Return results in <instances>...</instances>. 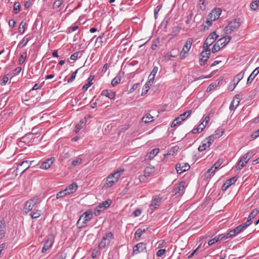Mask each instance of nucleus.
<instances>
[{
    "mask_svg": "<svg viewBox=\"0 0 259 259\" xmlns=\"http://www.w3.org/2000/svg\"><path fill=\"white\" fill-rule=\"evenodd\" d=\"M231 39V37L230 35H226L219 39L212 48V53H215L219 51L221 49L220 46H222V47H224L230 41Z\"/></svg>",
    "mask_w": 259,
    "mask_h": 259,
    "instance_id": "obj_1",
    "label": "nucleus"
},
{
    "mask_svg": "<svg viewBox=\"0 0 259 259\" xmlns=\"http://www.w3.org/2000/svg\"><path fill=\"white\" fill-rule=\"evenodd\" d=\"M240 26V19L237 18L231 21L225 28L226 34H231L233 32L236 31Z\"/></svg>",
    "mask_w": 259,
    "mask_h": 259,
    "instance_id": "obj_2",
    "label": "nucleus"
},
{
    "mask_svg": "<svg viewBox=\"0 0 259 259\" xmlns=\"http://www.w3.org/2000/svg\"><path fill=\"white\" fill-rule=\"evenodd\" d=\"M113 238L114 236L111 232H109L106 233V234L103 236L101 241L99 244V247L100 249H102L105 248L106 246L109 245Z\"/></svg>",
    "mask_w": 259,
    "mask_h": 259,
    "instance_id": "obj_3",
    "label": "nucleus"
},
{
    "mask_svg": "<svg viewBox=\"0 0 259 259\" xmlns=\"http://www.w3.org/2000/svg\"><path fill=\"white\" fill-rule=\"evenodd\" d=\"M36 137L32 133H28L20 139V142H23L26 145L29 146L36 141Z\"/></svg>",
    "mask_w": 259,
    "mask_h": 259,
    "instance_id": "obj_4",
    "label": "nucleus"
},
{
    "mask_svg": "<svg viewBox=\"0 0 259 259\" xmlns=\"http://www.w3.org/2000/svg\"><path fill=\"white\" fill-rule=\"evenodd\" d=\"M192 42L193 39L192 38H189L187 39L182 50L180 53V58L181 59H183L186 57L187 54H188L191 47Z\"/></svg>",
    "mask_w": 259,
    "mask_h": 259,
    "instance_id": "obj_5",
    "label": "nucleus"
},
{
    "mask_svg": "<svg viewBox=\"0 0 259 259\" xmlns=\"http://www.w3.org/2000/svg\"><path fill=\"white\" fill-rule=\"evenodd\" d=\"M163 198L160 195H155L152 199L151 203L149 205V208L153 211L157 209L161 204Z\"/></svg>",
    "mask_w": 259,
    "mask_h": 259,
    "instance_id": "obj_6",
    "label": "nucleus"
},
{
    "mask_svg": "<svg viewBox=\"0 0 259 259\" xmlns=\"http://www.w3.org/2000/svg\"><path fill=\"white\" fill-rule=\"evenodd\" d=\"M77 188V184L74 182L66 187L65 189L57 192L56 194H61L62 193H64V194H71L75 192Z\"/></svg>",
    "mask_w": 259,
    "mask_h": 259,
    "instance_id": "obj_7",
    "label": "nucleus"
},
{
    "mask_svg": "<svg viewBox=\"0 0 259 259\" xmlns=\"http://www.w3.org/2000/svg\"><path fill=\"white\" fill-rule=\"evenodd\" d=\"M214 140V136L210 135L207 138H206L202 143V145H200L198 148V150L200 152H202L206 149V148L209 147L212 141Z\"/></svg>",
    "mask_w": 259,
    "mask_h": 259,
    "instance_id": "obj_8",
    "label": "nucleus"
},
{
    "mask_svg": "<svg viewBox=\"0 0 259 259\" xmlns=\"http://www.w3.org/2000/svg\"><path fill=\"white\" fill-rule=\"evenodd\" d=\"M146 252V243L144 242H140L137 244L133 247V253L137 254L141 252Z\"/></svg>",
    "mask_w": 259,
    "mask_h": 259,
    "instance_id": "obj_9",
    "label": "nucleus"
},
{
    "mask_svg": "<svg viewBox=\"0 0 259 259\" xmlns=\"http://www.w3.org/2000/svg\"><path fill=\"white\" fill-rule=\"evenodd\" d=\"M38 199L39 198L36 195L32 198L30 199L29 200L27 201L25 205L24 209L27 211H30L33 206L37 203Z\"/></svg>",
    "mask_w": 259,
    "mask_h": 259,
    "instance_id": "obj_10",
    "label": "nucleus"
},
{
    "mask_svg": "<svg viewBox=\"0 0 259 259\" xmlns=\"http://www.w3.org/2000/svg\"><path fill=\"white\" fill-rule=\"evenodd\" d=\"M93 213L91 210H88L85 211L83 214L80 217L79 219L77 222V224L79 223V221L83 218V223L85 224L89 222L93 218Z\"/></svg>",
    "mask_w": 259,
    "mask_h": 259,
    "instance_id": "obj_11",
    "label": "nucleus"
},
{
    "mask_svg": "<svg viewBox=\"0 0 259 259\" xmlns=\"http://www.w3.org/2000/svg\"><path fill=\"white\" fill-rule=\"evenodd\" d=\"M190 166L187 163H178L176 165V169L179 174H181L184 171L190 169Z\"/></svg>",
    "mask_w": 259,
    "mask_h": 259,
    "instance_id": "obj_12",
    "label": "nucleus"
},
{
    "mask_svg": "<svg viewBox=\"0 0 259 259\" xmlns=\"http://www.w3.org/2000/svg\"><path fill=\"white\" fill-rule=\"evenodd\" d=\"M210 55V52H207L205 50H203L201 53L200 55L199 59V63L202 66L205 65L206 62L208 60V59L209 58Z\"/></svg>",
    "mask_w": 259,
    "mask_h": 259,
    "instance_id": "obj_13",
    "label": "nucleus"
},
{
    "mask_svg": "<svg viewBox=\"0 0 259 259\" xmlns=\"http://www.w3.org/2000/svg\"><path fill=\"white\" fill-rule=\"evenodd\" d=\"M29 162L28 161H23L18 164L16 170L17 171H21L20 176H21L24 172L29 167Z\"/></svg>",
    "mask_w": 259,
    "mask_h": 259,
    "instance_id": "obj_14",
    "label": "nucleus"
},
{
    "mask_svg": "<svg viewBox=\"0 0 259 259\" xmlns=\"http://www.w3.org/2000/svg\"><path fill=\"white\" fill-rule=\"evenodd\" d=\"M221 12L222 11L220 9H214L208 14V17L211 21H215L219 18Z\"/></svg>",
    "mask_w": 259,
    "mask_h": 259,
    "instance_id": "obj_15",
    "label": "nucleus"
},
{
    "mask_svg": "<svg viewBox=\"0 0 259 259\" xmlns=\"http://www.w3.org/2000/svg\"><path fill=\"white\" fill-rule=\"evenodd\" d=\"M244 75V71H241L234 78L233 80V87L231 89V91L234 90L239 82L243 78Z\"/></svg>",
    "mask_w": 259,
    "mask_h": 259,
    "instance_id": "obj_16",
    "label": "nucleus"
},
{
    "mask_svg": "<svg viewBox=\"0 0 259 259\" xmlns=\"http://www.w3.org/2000/svg\"><path fill=\"white\" fill-rule=\"evenodd\" d=\"M187 118V116H186L185 114H184V113L183 114H181L173 121L171 125V126L175 127L178 125L180 124L181 123L182 121H184Z\"/></svg>",
    "mask_w": 259,
    "mask_h": 259,
    "instance_id": "obj_17",
    "label": "nucleus"
},
{
    "mask_svg": "<svg viewBox=\"0 0 259 259\" xmlns=\"http://www.w3.org/2000/svg\"><path fill=\"white\" fill-rule=\"evenodd\" d=\"M54 158L53 157L47 159L46 161L42 162L40 167L42 169H48L51 166L54 162Z\"/></svg>",
    "mask_w": 259,
    "mask_h": 259,
    "instance_id": "obj_18",
    "label": "nucleus"
},
{
    "mask_svg": "<svg viewBox=\"0 0 259 259\" xmlns=\"http://www.w3.org/2000/svg\"><path fill=\"white\" fill-rule=\"evenodd\" d=\"M116 182L115 180L113 179V175H109L106 178V182L104 185V187L107 188L110 187L113 185V184Z\"/></svg>",
    "mask_w": 259,
    "mask_h": 259,
    "instance_id": "obj_19",
    "label": "nucleus"
},
{
    "mask_svg": "<svg viewBox=\"0 0 259 259\" xmlns=\"http://www.w3.org/2000/svg\"><path fill=\"white\" fill-rule=\"evenodd\" d=\"M259 73V66L256 68L250 74L247 80V84H250L255 76Z\"/></svg>",
    "mask_w": 259,
    "mask_h": 259,
    "instance_id": "obj_20",
    "label": "nucleus"
},
{
    "mask_svg": "<svg viewBox=\"0 0 259 259\" xmlns=\"http://www.w3.org/2000/svg\"><path fill=\"white\" fill-rule=\"evenodd\" d=\"M255 154V150H251L242 156V160L247 162L249 159Z\"/></svg>",
    "mask_w": 259,
    "mask_h": 259,
    "instance_id": "obj_21",
    "label": "nucleus"
},
{
    "mask_svg": "<svg viewBox=\"0 0 259 259\" xmlns=\"http://www.w3.org/2000/svg\"><path fill=\"white\" fill-rule=\"evenodd\" d=\"M112 200L111 199H107L106 200L99 203L98 206V208L102 209L103 210L107 209L112 203Z\"/></svg>",
    "mask_w": 259,
    "mask_h": 259,
    "instance_id": "obj_22",
    "label": "nucleus"
},
{
    "mask_svg": "<svg viewBox=\"0 0 259 259\" xmlns=\"http://www.w3.org/2000/svg\"><path fill=\"white\" fill-rule=\"evenodd\" d=\"M124 75V72H119L117 75L111 81V85L112 86H115L117 84H118L121 79L122 76Z\"/></svg>",
    "mask_w": 259,
    "mask_h": 259,
    "instance_id": "obj_23",
    "label": "nucleus"
},
{
    "mask_svg": "<svg viewBox=\"0 0 259 259\" xmlns=\"http://www.w3.org/2000/svg\"><path fill=\"white\" fill-rule=\"evenodd\" d=\"M101 96H106L110 99H114L115 96V93L112 91L109 92L108 90H104L102 91Z\"/></svg>",
    "mask_w": 259,
    "mask_h": 259,
    "instance_id": "obj_24",
    "label": "nucleus"
},
{
    "mask_svg": "<svg viewBox=\"0 0 259 259\" xmlns=\"http://www.w3.org/2000/svg\"><path fill=\"white\" fill-rule=\"evenodd\" d=\"M32 38V37L29 36L28 34L26 35L19 44L18 47L22 48L25 46L28 42Z\"/></svg>",
    "mask_w": 259,
    "mask_h": 259,
    "instance_id": "obj_25",
    "label": "nucleus"
},
{
    "mask_svg": "<svg viewBox=\"0 0 259 259\" xmlns=\"http://www.w3.org/2000/svg\"><path fill=\"white\" fill-rule=\"evenodd\" d=\"M158 67L157 66H154L151 72V74L149 76V83H153L154 78L156 74L158 71Z\"/></svg>",
    "mask_w": 259,
    "mask_h": 259,
    "instance_id": "obj_26",
    "label": "nucleus"
},
{
    "mask_svg": "<svg viewBox=\"0 0 259 259\" xmlns=\"http://www.w3.org/2000/svg\"><path fill=\"white\" fill-rule=\"evenodd\" d=\"M218 37L219 35L216 34L215 31H214L211 33L207 36L206 40L208 39V42H210L209 44H212Z\"/></svg>",
    "mask_w": 259,
    "mask_h": 259,
    "instance_id": "obj_27",
    "label": "nucleus"
},
{
    "mask_svg": "<svg viewBox=\"0 0 259 259\" xmlns=\"http://www.w3.org/2000/svg\"><path fill=\"white\" fill-rule=\"evenodd\" d=\"M186 183L185 182H181L179 184V186L178 187V191H177L176 192H175V194H177L178 193L181 194H183V193H185V187H186Z\"/></svg>",
    "mask_w": 259,
    "mask_h": 259,
    "instance_id": "obj_28",
    "label": "nucleus"
},
{
    "mask_svg": "<svg viewBox=\"0 0 259 259\" xmlns=\"http://www.w3.org/2000/svg\"><path fill=\"white\" fill-rule=\"evenodd\" d=\"M53 245V242L52 240H47L46 241H45L44 246L41 250L42 253H45L46 251H47L48 250H49Z\"/></svg>",
    "mask_w": 259,
    "mask_h": 259,
    "instance_id": "obj_29",
    "label": "nucleus"
},
{
    "mask_svg": "<svg viewBox=\"0 0 259 259\" xmlns=\"http://www.w3.org/2000/svg\"><path fill=\"white\" fill-rule=\"evenodd\" d=\"M258 212L259 209L257 208L254 209L249 215L247 222L251 224L252 223L251 220L253 219Z\"/></svg>",
    "mask_w": 259,
    "mask_h": 259,
    "instance_id": "obj_30",
    "label": "nucleus"
},
{
    "mask_svg": "<svg viewBox=\"0 0 259 259\" xmlns=\"http://www.w3.org/2000/svg\"><path fill=\"white\" fill-rule=\"evenodd\" d=\"M250 225V224L248 222L246 221L245 223L239 225L236 228L237 233L239 234V233L242 232Z\"/></svg>",
    "mask_w": 259,
    "mask_h": 259,
    "instance_id": "obj_31",
    "label": "nucleus"
},
{
    "mask_svg": "<svg viewBox=\"0 0 259 259\" xmlns=\"http://www.w3.org/2000/svg\"><path fill=\"white\" fill-rule=\"evenodd\" d=\"M6 233V224L4 220L0 221V236L3 237Z\"/></svg>",
    "mask_w": 259,
    "mask_h": 259,
    "instance_id": "obj_32",
    "label": "nucleus"
},
{
    "mask_svg": "<svg viewBox=\"0 0 259 259\" xmlns=\"http://www.w3.org/2000/svg\"><path fill=\"white\" fill-rule=\"evenodd\" d=\"M153 120V117L149 113L146 114L142 118L143 122L145 123L151 122Z\"/></svg>",
    "mask_w": 259,
    "mask_h": 259,
    "instance_id": "obj_33",
    "label": "nucleus"
},
{
    "mask_svg": "<svg viewBox=\"0 0 259 259\" xmlns=\"http://www.w3.org/2000/svg\"><path fill=\"white\" fill-rule=\"evenodd\" d=\"M94 76L91 75L88 78L87 83H85L82 87V89L84 91H87L88 89L93 84L92 80L94 79Z\"/></svg>",
    "mask_w": 259,
    "mask_h": 259,
    "instance_id": "obj_34",
    "label": "nucleus"
},
{
    "mask_svg": "<svg viewBox=\"0 0 259 259\" xmlns=\"http://www.w3.org/2000/svg\"><path fill=\"white\" fill-rule=\"evenodd\" d=\"M154 171V167L152 166H147L144 169V176L149 177Z\"/></svg>",
    "mask_w": 259,
    "mask_h": 259,
    "instance_id": "obj_35",
    "label": "nucleus"
},
{
    "mask_svg": "<svg viewBox=\"0 0 259 259\" xmlns=\"http://www.w3.org/2000/svg\"><path fill=\"white\" fill-rule=\"evenodd\" d=\"M206 126V124H204L203 122L200 123L197 128H194L191 131L192 134L199 133L201 132Z\"/></svg>",
    "mask_w": 259,
    "mask_h": 259,
    "instance_id": "obj_36",
    "label": "nucleus"
},
{
    "mask_svg": "<svg viewBox=\"0 0 259 259\" xmlns=\"http://www.w3.org/2000/svg\"><path fill=\"white\" fill-rule=\"evenodd\" d=\"M222 80H217L214 82H213L212 83H211L209 85L208 87L207 90H206V91L207 92H209L210 91H211V90H212L213 89L215 88L216 87H217L218 86H219V84H220V81H221Z\"/></svg>",
    "mask_w": 259,
    "mask_h": 259,
    "instance_id": "obj_37",
    "label": "nucleus"
},
{
    "mask_svg": "<svg viewBox=\"0 0 259 259\" xmlns=\"http://www.w3.org/2000/svg\"><path fill=\"white\" fill-rule=\"evenodd\" d=\"M85 125V121L84 120H80L79 122L76 125L74 132L78 133Z\"/></svg>",
    "mask_w": 259,
    "mask_h": 259,
    "instance_id": "obj_38",
    "label": "nucleus"
},
{
    "mask_svg": "<svg viewBox=\"0 0 259 259\" xmlns=\"http://www.w3.org/2000/svg\"><path fill=\"white\" fill-rule=\"evenodd\" d=\"M123 170L121 169L120 170H117V171H115L113 173H111L110 175H112L113 179L115 180V181L117 182V180L120 176L121 174L123 173Z\"/></svg>",
    "mask_w": 259,
    "mask_h": 259,
    "instance_id": "obj_39",
    "label": "nucleus"
},
{
    "mask_svg": "<svg viewBox=\"0 0 259 259\" xmlns=\"http://www.w3.org/2000/svg\"><path fill=\"white\" fill-rule=\"evenodd\" d=\"M250 8L253 10H256L259 9V0H256L250 4Z\"/></svg>",
    "mask_w": 259,
    "mask_h": 259,
    "instance_id": "obj_40",
    "label": "nucleus"
},
{
    "mask_svg": "<svg viewBox=\"0 0 259 259\" xmlns=\"http://www.w3.org/2000/svg\"><path fill=\"white\" fill-rule=\"evenodd\" d=\"M159 148H155L151 150V151L149 153V158L150 159L153 158L159 152Z\"/></svg>",
    "mask_w": 259,
    "mask_h": 259,
    "instance_id": "obj_41",
    "label": "nucleus"
},
{
    "mask_svg": "<svg viewBox=\"0 0 259 259\" xmlns=\"http://www.w3.org/2000/svg\"><path fill=\"white\" fill-rule=\"evenodd\" d=\"M247 162H245V161L242 160V157H241L240 159L237 163V165L236 166V168L237 169H241L247 163Z\"/></svg>",
    "mask_w": 259,
    "mask_h": 259,
    "instance_id": "obj_42",
    "label": "nucleus"
},
{
    "mask_svg": "<svg viewBox=\"0 0 259 259\" xmlns=\"http://www.w3.org/2000/svg\"><path fill=\"white\" fill-rule=\"evenodd\" d=\"M152 82L149 83V81L145 83L141 94L142 96H143L147 93L148 89H149V87L152 84Z\"/></svg>",
    "mask_w": 259,
    "mask_h": 259,
    "instance_id": "obj_43",
    "label": "nucleus"
},
{
    "mask_svg": "<svg viewBox=\"0 0 259 259\" xmlns=\"http://www.w3.org/2000/svg\"><path fill=\"white\" fill-rule=\"evenodd\" d=\"M224 133V130L223 128H218L215 132V135H213L214 136V139L217 138H219L222 136Z\"/></svg>",
    "mask_w": 259,
    "mask_h": 259,
    "instance_id": "obj_44",
    "label": "nucleus"
},
{
    "mask_svg": "<svg viewBox=\"0 0 259 259\" xmlns=\"http://www.w3.org/2000/svg\"><path fill=\"white\" fill-rule=\"evenodd\" d=\"M25 25H26V23H24L23 21H22L21 23L20 24V25H19V27L18 28V32L20 34H22L25 32Z\"/></svg>",
    "mask_w": 259,
    "mask_h": 259,
    "instance_id": "obj_45",
    "label": "nucleus"
},
{
    "mask_svg": "<svg viewBox=\"0 0 259 259\" xmlns=\"http://www.w3.org/2000/svg\"><path fill=\"white\" fill-rule=\"evenodd\" d=\"M82 159L81 158L77 157L75 159L73 160L71 162V165L75 167L76 165L80 164L82 163Z\"/></svg>",
    "mask_w": 259,
    "mask_h": 259,
    "instance_id": "obj_46",
    "label": "nucleus"
},
{
    "mask_svg": "<svg viewBox=\"0 0 259 259\" xmlns=\"http://www.w3.org/2000/svg\"><path fill=\"white\" fill-rule=\"evenodd\" d=\"M30 215L33 219H36L40 216L41 212H40V210H35L33 211L30 213Z\"/></svg>",
    "mask_w": 259,
    "mask_h": 259,
    "instance_id": "obj_47",
    "label": "nucleus"
},
{
    "mask_svg": "<svg viewBox=\"0 0 259 259\" xmlns=\"http://www.w3.org/2000/svg\"><path fill=\"white\" fill-rule=\"evenodd\" d=\"M104 36V33H102L100 35H99L96 39L95 45L98 46V47H99L100 45H101L102 42V38Z\"/></svg>",
    "mask_w": 259,
    "mask_h": 259,
    "instance_id": "obj_48",
    "label": "nucleus"
},
{
    "mask_svg": "<svg viewBox=\"0 0 259 259\" xmlns=\"http://www.w3.org/2000/svg\"><path fill=\"white\" fill-rule=\"evenodd\" d=\"M237 180V178L236 177H233L231 179L227 180L226 181L227 184H228L229 186H231L232 184H234Z\"/></svg>",
    "mask_w": 259,
    "mask_h": 259,
    "instance_id": "obj_49",
    "label": "nucleus"
},
{
    "mask_svg": "<svg viewBox=\"0 0 259 259\" xmlns=\"http://www.w3.org/2000/svg\"><path fill=\"white\" fill-rule=\"evenodd\" d=\"M63 2V0H56L53 4V8L54 9L59 8Z\"/></svg>",
    "mask_w": 259,
    "mask_h": 259,
    "instance_id": "obj_50",
    "label": "nucleus"
},
{
    "mask_svg": "<svg viewBox=\"0 0 259 259\" xmlns=\"http://www.w3.org/2000/svg\"><path fill=\"white\" fill-rule=\"evenodd\" d=\"M208 39L205 40V41L203 43V50H205L207 52H210V49L209 48V46H211L212 44H209Z\"/></svg>",
    "mask_w": 259,
    "mask_h": 259,
    "instance_id": "obj_51",
    "label": "nucleus"
},
{
    "mask_svg": "<svg viewBox=\"0 0 259 259\" xmlns=\"http://www.w3.org/2000/svg\"><path fill=\"white\" fill-rule=\"evenodd\" d=\"M20 5L19 3L16 2L14 5V11L15 14H17L20 12Z\"/></svg>",
    "mask_w": 259,
    "mask_h": 259,
    "instance_id": "obj_52",
    "label": "nucleus"
},
{
    "mask_svg": "<svg viewBox=\"0 0 259 259\" xmlns=\"http://www.w3.org/2000/svg\"><path fill=\"white\" fill-rule=\"evenodd\" d=\"M223 160L222 159H219L212 166L215 169H217L223 163Z\"/></svg>",
    "mask_w": 259,
    "mask_h": 259,
    "instance_id": "obj_53",
    "label": "nucleus"
},
{
    "mask_svg": "<svg viewBox=\"0 0 259 259\" xmlns=\"http://www.w3.org/2000/svg\"><path fill=\"white\" fill-rule=\"evenodd\" d=\"M142 234L141 233V228H139V229H137L135 233V237L136 239L137 240H139Z\"/></svg>",
    "mask_w": 259,
    "mask_h": 259,
    "instance_id": "obj_54",
    "label": "nucleus"
},
{
    "mask_svg": "<svg viewBox=\"0 0 259 259\" xmlns=\"http://www.w3.org/2000/svg\"><path fill=\"white\" fill-rule=\"evenodd\" d=\"M77 69L74 72H73L72 74L71 75V76L70 78L68 79L67 82L68 83L72 82L75 79V76L76 75V74L77 73Z\"/></svg>",
    "mask_w": 259,
    "mask_h": 259,
    "instance_id": "obj_55",
    "label": "nucleus"
},
{
    "mask_svg": "<svg viewBox=\"0 0 259 259\" xmlns=\"http://www.w3.org/2000/svg\"><path fill=\"white\" fill-rule=\"evenodd\" d=\"M180 29H181V27L178 26L174 27L172 28L171 34L172 35H177L180 32Z\"/></svg>",
    "mask_w": 259,
    "mask_h": 259,
    "instance_id": "obj_56",
    "label": "nucleus"
},
{
    "mask_svg": "<svg viewBox=\"0 0 259 259\" xmlns=\"http://www.w3.org/2000/svg\"><path fill=\"white\" fill-rule=\"evenodd\" d=\"M78 28V26L74 25L72 26L68 27L67 28V32L68 33H71L72 32L76 30Z\"/></svg>",
    "mask_w": 259,
    "mask_h": 259,
    "instance_id": "obj_57",
    "label": "nucleus"
},
{
    "mask_svg": "<svg viewBox=\"0 0 259 259\" xmlns=\"http://www.w3.org/2000/svg\"><path fill=\"white\" fill-rule=\"evenodd\" d=\"M82 52V51H79L73 53L71 55L70 59L72 60H75L78 58L79 54L81 53Z\"/></svg>",
    "mask_w": 259,
    "mask_h": 259,
    "instance_id": "obj_58",
    "label": "nucleus"
},
{
    "mask_svg": "<svg viewBox=\"0 0 259 259\" xmlns=\"http://www.w3.org/2000/svg\"><path fill=\"white\" fill-rule=\"evenodd\" d=\"M193 16V13L192 11H191L190 14L187 16V20L186 21V24H189L192 19V17Z\"/></svg>",
    "mask_w": 259,
    "mask_h": 259,
    "instance_id": "obj_59",
    "label": "nucleus"
},
{
    "mask_svg": "<svg viewBox=\"0 0 259 259\" xmlns=\"http://www.w3.org/2000/svg\"><path fill=\"white\" fill-rule=\"evenodd\" d=\"M27 55L26 53H24L21 55L19 62L20 64H22L24 61L25 59L26 58Z\"/></svg>",
    "mask_w": 259,
    "mask_h": 259,
    "instance_id": "obj_60",
    "label": "nucleus"
},
{
    "mask_svg": "<svg viewBox=\"0 0 259 259\" xmlns=\"http://www.w3.org/2000/svg\"><path fill=\"white\" fill-rule=\"evenodd\" d=\"M57 259H65L66 257L65 253L62 252H58L57 255Z\"/></svg>",
    "mask_w": 259,
    "mask_h": 259,
    "instance_id": "obj_61",
    "label": "nucleus"
},
{
    "mask_svg": "<svg viewBox=\"0 0 259 259\" xmlns=\"http://www.w3.org/2000/svg\"><path fill=\"white\" fill-rule=\"evenodd\" d=\"M9 80V78L7 76H5L3 77V78L1 79L0 84L1 85H4L6 84V83L8 82Z\"/></svg>",
    "mask_w": 259,
    "mask_h": 259,
    "instance_id": "obj_62",
    "label": "nucleus"
},
{
    "mask_svg": "<svg viewBox=\"0 0 259 259\" xmlns=\"http://www.w3.org/2000/svg\"><path fill=\"white\" fill-rule=\"evenodd\" d=\"M141 209H140V208H137L133 212V214L135 217H137L141 215Z\"/></svg>",
    "mask_w": 259,
    "mask_h": 259,
    "instance_id": "obj_63",
    "label": "nucleus"
},
{
    "mask_svg": "<svg viewBox=\"0 0 259 259\" xmlns=\"http://www.w3.org/2000/svg\"><path fill=\"white\" fill-rule=\"evenodd\" d=\"M259 136V129L252 133L251 137L253 139H255Z\"/></svg>",
    "mask_w": 259,
    "mask_h": 259,
    "instance_id": "obj_64",
    "label": "nucleus"
}]
</instances>
